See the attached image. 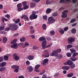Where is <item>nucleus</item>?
<instances>
[{
    "mask_svg": "<svg viewBox=\"0 0 78 78\" xmlns=\"http://www.w3.org/2000/svg\"><path fill=\"white\" fill-rule=\"evenodd\" d=\"M47 18L48 16L46 15H44L43 16V19H44V20H47Z\"/></svg>",
    "mask_w": 78,
    "mask_h": 78,
    "instance_id": "obj_36",
    "label": "nucleus"
},
{
    "mask_svg": "<svg viewBox=\"0 0 78 78\" xmlns=\"http://www.w3.org/2000/svg\"><path fill=\"white\" fill-rule=\"evenodd\" d=\"M59 31L60 32L61 34H63L64 33V31L62 28H59L58 29Z\"/></svg>",
    "mask_w": 78,
    "mask_h": 78,
    "instance_id": "obj_16",
    "label": "nucleus"
},
{
    "mask_svg": "<svg viewBox=\"0 0 78 78\" xmlns=\"http://www.w3.org/2000/svg\"><path fill=\"white\" fill-rule=\"evenodd\" d=\"M18 45H17V43H15L13 44V45L11 46V48H15V49H16V48H17L18 47Z\"/></svg>",
    "mask_w": 78,
    "mask_h": 78,
    "instance_id": "obj_11",
    "label": "nucleus"
},
{
    "mask_svg": "<svg viewBox=\"0 0 78 78\" xmlns=\"http://www.w3.org/2000/svg\"><path fill=\"white\" fill-rule=\"evenodd\" d=\"M37 17V15H31L29 17L30 19L31 20H33V19H35Z\"/></svg>",
    "mask_w": 78,
    "mask_h": 78,
    "instance_id": "obj_7",
    "label": "nucleus"
},
{
    "mask_svg": "<svg viewBox=\"0 0 78 78\" xmlns=\"http://www.w3.org/2000/svg\"><path fill=\"white\" fill-rule=\"evenodd\" d=\"M68 29L69 27H66L64 28V30L65 31H67V30H68Z\"/></svg>",
    "mask_w": 78,
    "mask_h": 78,
    "instance_id": "obj_51",
    "label": "nucleus"
},
{
    "mask_svg": "<svg viewBox=\"0 0 78 78\" xmlns=\"http://www.w3.org/2000/svg\"><path fill=\"white\" fill-rule=\"evenodd\" d=\"M22 4L23 5V6H25L27 5V2H22Z\"/></svg>",
    "mask_w": 78,
    "mask_h": 78,
    "instance_id": "obj_45",
    "label": "nucleus"
},
{
    "mask_svg": "<svg viewBox=\"0 0 78 78\" xmlns=\"http://www.w3.org/2000/svg\"><path fill=\"white\" fill-rule=\"evenodd\" d=\"M30 6L31 8H34L36 6V4L34 3H31L30 4Z\"/></svg>",
    "mask_w": 78,
    "mask_h": 78,
    "instance_id": "obj_30",
    "label": "nucleus"
},
{
    "mask_svg": "<svg viewBox=\"0 0 78 78\" xmlns=\"http://www.w3.org/2000/svg\"><path fill=\"white\" fill-rule=\"evenodd\" d=\"M50 33L52 35H53L54 34H55V31H54L52 30L51 31Z\"/></svg>",
    "mask_w": 78,
    "mask_h": 78,
    "instance_id": "obj_53",
    "label": "nucleus"
},
{
    "mask_svg": "<svg viewBox=\"0 0 78 78\" xmlns=\"http://www.w3.org/2000/svg\"><path fill=\"white\" fill-rule=\"evenodd\" d=\"M58 15V13L57 12H55L52 14V15L54 17H56Z\"/></svg>",
    "mask_w": 78,
    "mask_h": 78,
    "instance_id": "obj_41",
    "label": "nucleus"
},
{
    "mask_svg": "<svg viewBox=\"0 0 78 78\" xmlns=\"http://www.w3.org/2000/svg\"><path fill=\"white\" fill-rule=\"evenodd\" d=\"M5 17H6L7 19H9V18H10V15L9 14H7L5 15Z\"/></svg>",
    "mask_w": 78,
    "mask_h": 78,
    "instance_id": "obj_57",
    "label": "nucleus"
},
{
    "mask_svg": "<svg viewBox=\"0 0 78 78\" xmlns=\"http://www.w3.org/2000/svg\"><path fill=\"white\" fill-rule=\"evenodd\" d=\"M66 55L68 57H70L71 56V54L69 52H68L66 53Z\"/></svg>",
    "mask_w": 78,
    "mask_h": 78,
    "instance_id": "obj_46",
    "label": "nucleus"
},
{
    "mask_svg": "<svg viewBox=\"0 0 78 78\" xmlns=\"http://www.w3.org/2000/svg\"><path fill=\"white\" fill-rule=\"evenodd\" d=\"M70 59L72 61H75L77 60V58L76 57H72L70 58Z\"/></svg>",
    "mask_w": 78,
    "mask_h": 78,
    "instance_id": "obj_26",
    "label": "nucleus"
},
{
    "mask_svg": "<svg viewBox=\"0 0 78 78\" xmlns=\"http://www.w3.org/2000/svg\"><path fill=\"white\" fill-rule=\"evenodd\" d=\"M66 47L68 48H72V47H73V46L70 44H69Z\"/></svg>",
    "mask_w": 78,
    "mask_h": 78,
    "instance_id": "obj_38",
    "label": "nucleus"
},
{
    "mask_svg": "<svg viewBox=\"0 0 78 78\" xmlns=\"http://www.w3.org/2000/svg\"><path fill=\"white\" fill-rule=\"evenodd\" d=\"M52 2L50 1L49 0H47L46 1V5H48V4H50V3H51Z\"/></svg>",
    "mask_w": 78,
    "mask_h": 78,
    "instance_id": "obj_35",
    "label": "nucleus"
},
{
    "mask_svg": "<svg viewBox=\"0 0 78 78\" xmlns=\"http://www.w3.org/2000/svg\"><path fill=\"white\" fill-rule=\"evenodd\" d=\"M12 68L13 69H19V66H18L13 65L12 66Z\"/></svg>",
    "mask_w": 78,
    "mask_h": 78,
    "instance_id": "obj_19",
    "label": "nucleus"
},
{
    "mask_svg": "<svg viewBox=\"0 0 78 78\" xmlns=\"http://www.w3.org/2000/svg\"><path fill=\"white\" fill-rule=\"evenodd\" d=\"M22 47L23 48L24 47H25V45L27 46H28L29 45V43L27 42H25V44H22Z\"/></svg>",
    "mask_w": 78,
    "mask_h": 78,
    "instance_id": "obj_18",
    "label": "nucleus"
},
{
    "mask_svg": "<svg viewBox=\"0 0 78 78\" xmlns=\"http://www.w3.org/2000/svg\"><path fill=\"white\" fill-rule=\"evenodd\" d=\"M17 41V39H15L11 42V43L14 44V43H16V42Z\"/></svg>",
    "mask_w": 78,
    "mask_h": 78,
    "instance_id": "obj_33",
    "label": "nucleus"
},
{
    "mask_svg": "<svg viewBox=\"0 0 78 78\" xmlns=\"http://www.w3.org/2000/svg\"><path fill=\"white\" fill-rule=\"evenodd\" d=\"M44 73H45V70H44L40 73V75H43Z\"/></svg>",
    "mask_w": 78,
    "mask_h": 78,
    "instance_id": "obj_59",
    "label": "nucleus"
},
{
    "mask_svg": "<svg viewBox=\"0 0 78 78\" xmlns=\"http://www.w3.org/2000/svg\"><path fill=\"white\" fill-rule=\"evenodd\" d=\"M69 66H64L62 67V69H63V70H69Z\"/></svg>",
    "mask_w": 78,
    "mask_h": 78,
    "instance_id": "obj_17",
    "label": "nucleus"
},
{
    "mask_svg": "<svg viewBox=\"0 0 78 78\" xmlns=\"http://www.w3.org/2000/svg\"><path fill=\"white\" fill-rule=\"evenodd\" d=\"M22 5L21 3H19L18 4H17V6L18 8H20V7H22Z\"/></svg>",
    "mask_w": 78,
    "mask_h": 78,
    "instance_id": "obj_39",
    "label": "nucleus"
},
{
    "mask_svg": "<svg viewBox=\"0 0 78 78\" xmlns=\"http://www.w3.org/2000/svg\"><path fill=\"white\" fill-rule=\"evenodd\" d=\"M3 61V58L2 57H0V62H2Z\"/></svg>",
    "mask_w": 78,
    "mask_h": 78,
    "instance_id": "obj_50",
    "label": "nucleus"
},
{
    "mask_svg": "<svg viewBox=\"0 0 78 78\" xmlns=\"http://www.w3.org/2000/svg\"><path fill=\"white\" fill-rule=\"evenodd\" d=\"M36 12L33 11L32 12V14L31 15H36Z\"/></svg>",
    "mask_w": 78,
    "mask_h": 78,
    "instance_id": "obj_61",
    "label": "nucleus"
},
{
    "mask_svg": "<svg viewBox=\"0 0 78 78\" xmlns=\"http://www.w3.org/2000/svg\"><path fill=\"white\" fill-rule=\"evenodd\" d=\"M59 76V73H56L54 75L55 77H57V76Z\"/></svg>",
    "mask_w": 78,
    "mask_h": 78,
    "instance_id": "obj_58",
    "label": "nucleus"
},
{
    "mask_svg": "<svg viewBox=\"0 0 78 78\" xmlns=\"http://www.w3.org/2000/svg\"><path fill=\"white\" fill-rule=\"evenodd\" d=\"M70 1V0H66V1L64 2V3H67Z\"/></svg>",
    "mask_w": 78,
    "mask_h": 78,
    "instance_id": "obj_62",
    "label": "nucleus"
},
{
    "mask_svg": "<svg viewBox=\"0 0 78 78\" xmlns=\"http://www.w3.org/2000/svg\"><path fill=\"white\" fill-rule=\"evenodd\" d=\"M11 28L9 27H8L5 29V31H9L10 30Z\"/></svg>",
    "mask_w": 78,
    "mask_h": 78,
    "instance_id": "obj_56",
    "label": "nucleus"
},
{
    "mask_svg": "<svg viewBox=\"0 0 78 78\" xmlns=\"http://www.w3.org/2000/svg\"><path fill=\"white\" fill-rule=\"evenodd\" d=\"M27 70L29 72H31L33 70V68L32 66H30L27 67Z\"/></svg>",
    "mask_w": 78,
    "mask_h": 78,
    "instance_id": "obj_12",
    "label": "nucleus"
},
{
    "mask_svg": "<svg viewBox=\"0 0 78 78\" xmlns=\"http://www.w3.org/2000/svg\"><path fill=\"white\" fill-rule=\"evenodd\" d=\"M18 78H24L23 76H18Z\"/></svg>",
    "mask_w": 78,
    "mask_h": 78,
    "instance_id": "obj_64",
    "label": "nucleus"
},
{
    "mask_svg": "<svg viewBox=\"0 0 78 78\" xmlns=\"http://www.w3.org/2000/svg\"><path fill=\"white\" fill-rule=\"evenodd\" d=\"M12 57L13 59L15 60V61H19L20 57L16 53H14L12 55Z\"/></svg>",
    "mask_w": 78,
    "mask_h": 78,
    "instance_id": "obj_3",
    "label": "nucleus"
},
{
    "mask_svg": "<svg viewBox=\"0 0 78 78\" xmlns=\"http://www.w3.org/2000/svg\"><path fill=\"white\" fill-rule=\"evenodd\" d=\"M33 48V50H37V49H38V47L36 46H34Z\"/></svg>",
    "mask_w": 78,
    "mask_h": 78,
    "instance_id": "obj_47",
    "label": "nucleus"
},
{
    "mask_svg": "<svg viewBox=\"0 0 78 78\" xmlns=\"http://www.w3.org/2000/svg\"><path fill=\"white\" fill-rule=\"evenodd\" d=\"M12 27L13 30H16L18 28V27H17V25L16 24H13Z\"/></svg>",
    "mask_w": 78,
    "mask_h": 78,
    "instance_id": "obj_14",
    "label": "nucleus"
},
{
    "mask_svg": "<svg viewBox=\"0 0 78 78\" xmlns=\"http://www.w3.org/2000/svg\"><path fill=\"white\" fill-rule=\"evenodd\" d=\"M42 78H47V75H46L45 74H44L43 75Z\"/></svg>",
    "mask_w": 78,
    "mask_h": 78,
    "instance_id": "obj_60",
    "label": "nucleus"
},
{
    "mask_svg": "<svg viewBox=\"0 0 78 78\" xmlns=\"http://www.w3.org/2000/svg\"><path fill=\"white\" fill-rule=\"evenodd\" d=\"M42 56L45 58H48V57H49L50 55L49 54L48 51L47 50L44 51V54Z\"/></svg>",
    "mask_w": 78,
    "mask_h": 78,
    "instance_id": "obj_4",
    "label": "nucleus"
},
{
    "mask_svg": "<svg viewBox=\"0 0 78 78\" xmlns=\"http://www.w3.org/2000/svg\"><path fill=\"white\" fill-rule=\"evenodd\" d=\"M48 62V59L47 58H46L44 60L42 63L43 65L45 66L47 64V63Z\"/></svg>",
    "mask_w": 78,
    "mask_h": 78,
    "instance_id": "obj_13",
    "label": "nucleus"
},
{
    "mask_svg": "<svg viewBox=\"0 0 78 78\" xmlns=\"http://www.w3.org/2000/svg\"><path fill=\"white\" fill-rule=\"evenodd\" d=\"M61 51V49H57V51H53L52 52H51L50 54L51 56H58V53Z\"/></svg>",
    "mask_w": 78,
    "mask_h": 78,
    "instance_id": "obj_1",
    "label": "nucleus"
},
{
    "mask_svg": "<svg viewBox=\"0 0 78 78\" xmlns=\"http://www.w3.org/2000/svg\"><path fill=\"white\" fill-rule=\"evenodd\" d=\"M6 65V62H3L0 63V67H4Z\"/></svg>",
    "mask_w": 78,
    "mask_h": 78,
    "instance_id": "obj_15",
    "label": "nucleus"
},
{
    "mask_svg": "<svg viewBox=\"0 0 78 78\" xmlns=\"http://www.w3.org/2000/svg\"><path fill=\"white\" fill-rule=\"evenodd\" d=\"M4 59L5 61H8L9 59V58H8V56H5L4 57Z\"/></svg>",
    "mask_w": 78,
    "mask_h": 78,
    "instance_id": "obj_31",
    "label": "nucleus"
},
{
    "mask_svg": "<svg viewBox=\"0 0 78 78\" xmlns=\"http://www.w3.org/2000/svg\"><path fill=\"white\" fill-rule=\"evenodd\" d=\"M20 22V19H18L16 20L14 22L15 23H18Z\"/></svg>",
    "mask_w": 78,
    "mask_h": 78,
    "instance_id": "obj_40",
    "label": "nucleus"
},
{
    "mask_svg": "<svg viewBox=\"0 0 78 78\" xmlns=\"http://www.w3.org/2000/svg\"><path fill=\"white\" fill-rule=\"evenodd\" d=\"M52 44H52V43H51L49 45L47 46L46 47V48H49V47H51V45H52Z\"/></svg>",
    "mask_w": 78,
    "mask_h": 78,
    "instance_id": "obj_49",
    "label": "nucleus"
},
{
    "mask_svg": "<svg viewBox=\"0 0 78 78\" xmlns=\"http://www.w3.org/2000/svg\"><path fill=\"white\" fill-rule=\"evenodd\" d=\"M68 12V10H65L64 11L62 14V15L61 16L62 17V18H66L67 17V13Z\"/></svg>",
    "mask_w": 78,
    "mask_h": 78,
    "instance_id": "obj_5",
    "label": "nucleus"
},
{
    "mask_svg": "<svg viewBox=\"0 0 78 78\" xmlns=\"http://www.w3.org/2000/svg\"><path fill=\"white\" fill-rule=\"evenodd\" d=\"M21 19H24V20H26L25 21H29V18L28 17V16L26 15H23L21 16Z\"/></svg>",
    "mask_w": 78,
    "mask_h": 78,
    "instance_id": "obj_8",
    "label": "nucleus"
},
{
    "mask_svg": "<svg viewBox=\"0 0 78 78\" xmlns=\"http://www.w3.org/2000/svg\"><path fill=\"white\" fill-rule=\"evenodd\" d=\"M48 24H50V23H53L54 22H55V20L54 19L53 17L52 16H51L48 19Z\"/></svg>",
    "mask_w": 78,
    "mask_h": 78,
    "instance_id": "obj_2",
    "label": "nucleus"
},
{
    "mask_svg": "<svg viewBox=\"0 0 78 78\" xmlns=\"http://www.w3.org/2000/svg\"><path fill=\"white\" fill-rule=\"evenodd\" d=\"M47 41H44L42 42V44H41V46L43 48H45L46 45H47Z\"/></svg>",
    "mask_w": 78,
    "mask_h": 78,
    "instance_id": "obj_10",
    "label": "nucleus"
},
{
    "mask_svg": "<svg viewBox=\"0 0 78 78\" xmlns=\"http://www.w3.org/2000/svg\"><path fill=\"white\" fill-rule=\"evenodd\" d=\"M23 9V8L22 7H19L18 8H17V10L19 12L21 11H22Z\"/></svg>",
    "mask_w": 78,
    "mask_h": 78,
    "instance_id": "obj_37",
    "label": "nucleus"
},
{
    "mask_svg": "<svg viewBox=\"0 0 78 78\" xmlns=\"http://www.w3.org/2000/svg\"><path fill=\"white\" fill-rule=\"evenodd\" d=\"M3 42L5 43L7 42V38L5 37H3Z\"/></svg>",
    "mask_w": 78,
    "mask_h": 78,
    "instance_id": "obj_24",
    "label": "nucleus"
},
{
    "mask_svg": "<svg viewBox=\"0 0 78 78\" xmlns=\"http://www.w3.org/2000/svg\"><path fill=\"white\" fill-rule=\"evenodd\" d=\"M71 32L72 33H73V34H75L76 33V29H72Z\"/></svg>",
    "mask_w": 78,
    "mask_h": 78,
    "instance_id": "obj_22",
    "label": "nucleus"
},
{
    "mask_svg": "<svg viewBox=\"0 0 78 78\" xmlns=\"http://www.w3.org/2000/svg\"><path fill=\"white\" fill-rule=\"evenodd\" d=\"M6 70V67H3L2 68H0V72H3V71H5Z\"/></svg>",
    "mask_w": 78,
    "mask_h": 78,
    "instance_id": "obj_23",
    "label": "nucleus"
},
{
    "mask_svg": "<svg viewBox=\"0 0 78 78\" xmlns=\"http://www.w3.org/2000/svg\"><path fill=\"white\" fill-rule=\"evenodd\" d=\"M14 72H15V73H18V72H19V69H15L14 70Z\"/></svg>",
    "mask_w": 78,
    "mask_h": 78,
    "instance_id": "obj_55",
    "label": "nucleus"
},
{
    "mask_svg": "<svg viewBox=\"0 0 78 78\" xmlns=\"http://www.w3.org/2000/svg\"><path fill=\"white\" fill-rule=\"evenodd\" d=\"M26 64L27 66H29L30 64V62L29 61L27 60L26 62Z\"/></svg>",
    "mask_w": 78,
    "mask_h": 78,
    "instance_id": "obj_42",
    "label": "nucleus"
},
{
    "mask_svg": "<svg viewBox=\"0 0 78 78\" xmlns=\"http://www.w3.org/2000/svg\"><path fill=\"white\" fill-rule=\"evenodd\" d=\"M41 66V65H36L35 67V69H37L38 68H39V67H40Z\"/></svg>",
    "mask_w": 78,
    "mask_h": 78,
    "instance_id": "obj_48",
    "label": "nucleus"
},
{
    "mask_svg": "<svg viewBox=\"0 0 78 78\" xmlns=\"http://www.w3.org/2000/svg\"><path fill=\"white\" fill-rule=\"evenodd\" d=\"M76 55H78V53L77 52H76L73 54L72 55V56L73 57H74V56H76Z\"/></svg>",
    "mask_w": 78,
    "mask_h": 78,
    "instance_id": "obj_44",
    "label": "nucleus"
},
{
    "mask_svg": "<svg viewBox=\"0 0 78 78\" xmlns=\"http://www.w3.org/2000/svg\"><path fill=\"white\" fill-rule=\"evenodd\" d=\"M76 23H74L73 24H72V27H75V26H76Z\"/></svg>",
    "mask_w": 78,
    "mask_h": 78,
    "instance_id": "obj_63",
    "label": "nucleus"
},
{
    "mask_svg": "<svg viewBox=\"0 0 78 78\" xmlns=\"http://www.w3.org/2000/svg\"><path fill=\"white\" fill-rule=\"evenodd\" d=\"M27 58L30 61H31L34 59V57L32 55H30L27 56Z\"/></svg>",
    "mask_w": 78,
    "mask_h": 78,
    "instance_id": "obj_9",
    "label": "nucleus"
},
{
    "mask_svg": "<svg viewBox=\"0 0 78 78\" xmlns=\"http://www.w3.org/2000/svg\"><path fill=\"white\" fill-rule=\"evenodd\" d=\"M51 9L48 8L46 10V12L47 14H49L50 12H51Z\"/></svg>",
    "mask_w": 78,
    "mask_h": 78,
    "instance_id": "obj_21",
    "label": "nucleus"
},
{
    "mask_svg": "<svg viewBox=\"0 0 78 78\" xmlns=\"http://www.w3.org/2000/svg\"><path fill=\"white\" fill-rule=\"evenodd\" d=\"M70 50L71 52H74V53H75L76 52V50H75L74 49H70Z\"/></svg>",
    "mask_w": 78,
    "mask_h": 78,
    "instance_id": "obj_43",
    "label": "nucleus"
},
{
    "mask_svg": "<svg viewBox=\"0 0 78 78\" xmlns=\"http://www.w3.org/2000/svg\"><path fill=\"white\" fill-rule=\"evenodd\" d=\"M23 7V9H28L29 8V6L27 5H24Z\"/></svg>",
    "mask_w": 78,
    "mask_h": 78,
    "instance_id": "obj_32",
    "label": "nucleus"
},
{
    "mask_svg": "<svg viewBox=\"0 0 78 78\" xmlns=\"http://www.w3.org/2000/svg\"><path fill=\"white\" fill-rule=\"evenodd\" d=\"M45 38L44 37H42L39 39L40 41H45Z\"/></svg>",
    "mask_w": 78,
    "mask_h": 78,
    "instance_id": "obj_25",
    "label": "nucleus"
},
{
    "mask_svg": "<svg viewBox=\"0 0 78 78\" xmlns=\"http://www.w3.org/2000/svg\"><path fill=\"white\" fill-rule=\"evenodd\" d=\"M72 64H73V62L69 60L64 63V66H67V65L71 66Z\"/></svg>",
    "mask_w": 78,
    "mask_h": 78,
    "instance_id": "obj_6",
    "label": "nucleus"
},
{
    "mask_svg": "<svg viewBox=\"0 0 78 78\" xmlns=\"http://www.w3.org/2000/svg\"><path fill=\"white\" fill-rule=\"evenodd\" d=\"M75 67V64H73L72 66H71L70 68L73 69Z\"/></svg>",
    "mask_w": 78,
    "mask_h": 78,
    "instance_id": "obj_52",
    "label": "nucleus"
},
{
    "mask_svg": "<svg viewBox=\"0 0 78 78\" xmlns=\"http://www.w3.org/2000/svg\"><path fill=\"white\" fill-rule=\"evenodd\" d=\"M68 40L69 42H73L74 41H75V38H69L68 39Z\"/></svg>",
    "mask_w": 78,
    "mask_h": 78,
    "instance_id": "obj_20",
    "label": "nucleus"
},
{
    "mask_svg": "<svg viewBox=\"0 0 78 78\" xmlns=\"http://www.w3.org/2000/svg\"><path fill=\"white\" fill-rule=\"evenodd\" d=\"M25 40H26V38L24 37H23L22 38L20 39V41L21 42H23V41L24 42V41H25Z\"/></svg>",
    "mask_w": 78,
    "mask_h": 78,
    "instance_id": "obj_29",
    "label": "nucleus"
},
{
    "mask_svg": "<svg viewBox=\"0 0 78 78\" xmlns=\"http://www.w3.org/2000/svg\"><path fill=\"white\" fill-rule=\"evenodd\" d=\"M76 21V20L75 19H73L70 21L71 23H73Z\"/></svg>",
    "mask_w": 78,
    "mask_h": 78,
    "instance_id": "obj_54",
    "label": "nucleus"
},
{
    "mask_svg": "<svg viewBox=\"0 0 78 78\" xmlns=\"http://www.w3.org/2000/svg\"><path fill=\"white\" fill-rule=\"evenodd\" d=\"M4 29H5L4 25H3L2 26H0V30L1 31H3V30H4Z\"/></svg>",
    "mask_w": 78,
    "mask_h": 78,
    "instance_id": "obj_27",
    "label": "nucleus"
},
{
    "mask_svg": "<svg viewBox=\"0 0 78 78\" xmlns=\"http://www.w3.org/2000/svg\"><path fill=\"white\" fill-rule=\"evenodd\" d=\"M46 27H47V26L46 25H45V24H44L43 25L42 28H43V29H44V30H46Z\"/></svg>",
    "mask_w": 78,
    "mask_h": 78,
    "instance_id": "obj_34",
    "label": "nucleus"
},
{
    "mask_svg": "<svg viewBox=\"0 0 78 78\" xmlns=\"http://www.w3.org/2000/svg\"><path fill=\"white\" fill-rule=\"evenodd\" d=\"M73 73H70L69 74H68L67 75V77H72L73 76Z\"/></svg>",
    "mask_w": 78,
    "mask_h": 78,
    "instance_id": "obj_28",
    "label": "nucleus"
}]
</instances>
